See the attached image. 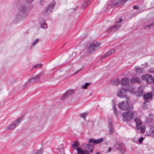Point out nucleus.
Returning <instances> with one entry per match:
<instances>
[{
  "instance_id": "1",
  "label": "nucleus",
  "mask_w": 154,
  "mask_h": 154,
  "mask_svg": "<svg viewBox=\"0 0 154 154\" xmlns=\"http://www.w3.org/2000/svg\"><path fill=\"white\" fill-rule=\"evenodd\" d=\"M100 45V43L97 42L91 43L89 45L86 47L87 51L89 53L92 54L98 48Z\"/></svg>"
},
{
  "instance_id": "2",
  "label": "nucleus",
  "mask_w": 154,
  "mask_h": 154,
  "mask_svg": "<svg viewBox=\"0 0 154 154\" xmlns=\"http://www.w3.org/2000/svg\"><path fill=\"white\" fill-rule=\"evenodd\" d=\"M122 116L124 121L129 122L133 119L134 113L132 111L129 110L127 112H122Z\"/></svg>"
},
{
  "instance_id": "3",
  "label": "nucleus",
  "mask_w": 154,
  "mask_h": 154,
  "mask_svg": "<svg viewBox=\"0 0 154 154\" xmlns=\"http://www.w3.org/2000/svg\"><path fill=\"white\" fill-rule=\"evenodd\" d=\"M23 117H21L17 119L14 122L12 123L8 127L9 130H12L15 128L23 121Z\"/></svg>"
},
{
  "instance_id": "4",
  "label": "nucleus",
  "mask_w": 154,
  "mask_h": 154,
  "mask_svg": "<svg viewBox=\"0 0 154 154\" xmlns=\"http://www.w3.org/2000/svg\"><path fill=\"white\" fill-rule=\"evenodd\" d=\"M119 107L121 110H127L129 108V105L127 101H122L119 104Z\"/></svg>"
},
{
  "instance_id": "5",
  "label": "nucleus",
  "mask_w": 154,
  "mask_h": 154,
  "mask_svg": "<svg viewBox=\"0 0 154 154\" xmlns=\"http://www.w3.org/2000/svg\"><path fill=\"white\" fill-rule=\"evenodd\" d=\"M116 147L122 154H125L126 151V148L124 144L118 143L115 145Z\"/></svg>"
},
{
  "instance_id": "6",
  "label": "nucleus",
  "mask_w": 154,
  "mask_h": 154,
  "mask_svg": "<svg viewBox=\"0 0 154 154\" xmlns=\"http://www.w3.org/2000/svg\"><path fill=\"white\" fill-rule=\"evenodd\" d=\"M126 93L127 90L125 88H121L118 91L117 95L121 98L126 97L127 99H129V97H126Z\"/></svg>"
},
{
  "instance_id": "7",
  "label": "nucleus",
  "mask_w": 154,
  "mask_h": 154,
  "mask_svg": "<svg viewBox=\"0 0 154 154\" xmlns=\"http://www.w3.org/2000/svg\"><path fill=\"white\" fill-rule=\"evenodd\" d=\"M44 73L45 72L44 71H42L37 76L31 78L28 81V82L31 83L37 82L39 79L40 77L44 75Z\"/></svg>"
},
{
  "instance_id": "8",
  "label": "nucleus",
  "mask_w": 154,
  "mask_h": 154,
  "mask_svg": "<svg viewBox=\"0 0 154 154\" xmlns=\"http://www.w3.org/2000/svg\"><path fill=\"white\" fill-rule=\"evenodd\" d=\"M141 78L144 80H146L148 83H151L153 81L152 77L150 74H146L142 75Z\"/></svg>"
},
{
  "instance_id": "9",
  "label": "nucleus",
  "mask_w": 154,
  "mask_h": 154,
  "mask_svg": "<svg viewBox=\"0 0 154 154\" xmlns=\"http://www.w3.org/2000/svg\"><path fill=\"white\" fill-rule=\"evenodd\" d=\"M56 4V2H54L50 4L46 8V12H45V13H44V14H47L52 12Z\"/></svg>"
},
{
  "instance_id": "10",
  "label": "nucleus",
  "mask_w": 154,
  "mask_h": 154,
  "mask_svg": "<svg viewBox=\"0 0 154 154\" xmlns=\"http://www.w3.org/2000/svg\"><path fill=\"white\" fill-rule=\"evenodd\" d=\"M120 27V25H114L108 28L107 30V31L108 32H114L116 31Z\"/></svg>"
},
{
  "instance_id": "11",
  "label": "nucleus",
  "mask_w": 154,
  "mask_h": 154,
  "mask_svg": "<svg viewBox=\"0 0 154 154\" xmlns=\"http://www.w3.org/2000/svg\"><path fill=\"white\" fill-rule=\"evenodd\" d=\"M152 96V94L149 93H147L146 94L144 95L143 98L145 100L144 102V104H145L146 103L149 102V99H150L151 100Z\"/></svg>"
},
{
  "instance_id": "12",
  "label": "nucleus",
  "mask_w": 154,
  "mask_h": 154,
  "mask_svg": "<svg viewBox=\"0 0 154 154\" xmlns=\"http://www.w3.org/2000/svg\"><path fill=\"white\" fill-rule=\"evenodd\" d=\"M103 141V138H101L97 140H94L92 139H90L89 140V142L90 143H91L94 144H99Z\"/></svg>"
},
{
  "instance_id": "13",
  "label": "nucleus",
  "mask_w": 154,
  "mask_h": 154,
  "mask_svg": "<svg viewBox=\"0 0 154 154\" xmlns=\"http://www.w3.org/2000/svg\"><path fill=\"white\" fill-rule=\"evenodd\" d=\"M74 93V91L72 90H69L61 97V99L63 100Z\"/></svg>"
},
{
  "instance_id": "14",
  "label": "nucleus",
  "mask_w": 154,
  "mask_h": 154,
  "mask_svg": "<svg viewBox=\"0 0 154 154\" xmlns=\"http://www.w3.org/2000/svg\"><path fill=\"white\" fill-rule=\"evenodd\" d=\"M134 120L137 125V129L139 130L142 125V123L141 122L140 119L138 118H135Z\"/></svg>"
},
{
  "instance_id": "15",
  "label": "nucleus",
  "mask_w": 154,
  "mask_h": 154,
  "mask_svg": "<svg viewBox=\"0 0 154 154\" xmlns=\"http://www.w3.org/2000/svg\"><path fill=\"white\" fill-rule=\"evenodd\" d=\"M78 154H89L88 152L85 150H83L82 149L78 148L77 149Z\"/></svg>"
},
{
  "instance_id": "16",
  "label": "nucleus",
  "mask_w": 154,
  "mask_h": 154,
  "mask_svg": "<svg viewBox=\"0 0 154 154\" xmlns=\"http://www.w3.org/2000/svg\"><path fill=\"white\" fill-rule=\"evenodd\" d=\"M129 79L128 78H123L121 81V84L124 86L127 85L129 83Z\"/></svg>"
},
{
  "instance_id": "17",
  "label": "nucleus",
  "mask_w": 154,
  "mask_h": 154,
  "mask_svg": "<svg viewBox=\"0 0 154 154\" xmlns=\"http://www.w3.org/2000/svg\"><path fill=\"white\" fill-rule=\"evenodd\" d=\"M108 122L109 125L110 133V134H112L114 132V131L112 121L111 119H108Z\"/></svg>"
},
{
  "instance_id": "18",
  "label": "nucleus",
  "mask_w": 154,
  "mask_h": 154,
  "mask_svg": "<svg viewBox=\"0 0 154 154\" xmlns=\"http://www.w3.org/2000/svg\"><path fill=\"white\" fill-rule=\"evenodd\" d=\"M115 51V49L112 48L108 52L105 54L102 57V58H105L108 56L114 53Z\"/></svg>"
},
{
  "instance_id": "19",
  "label": "nucleus",
  "mask_w": 154,
  "mask_h": 154,
  "mask_svg": "<svg viewBox=\"0 0 154 154\" xmlns=\"http://www.w3.org/2000/svg\"><path fill=\"white\" fill-rule=\"evenodd\" d=\"M130 81L133 83H139L140 82V78L137 77L132 78L130 79Z\"/></svg>"
},
{
  "instance_id": "20",
  "label": "nucleus",
  "mask_w": 154,
  "mask_h": 154,
  "mask_svg": "<svg viewBox=\"0 0 154 154\" xmlns=\"http://www.w3.org/2000/svg\"><path fill=\"white\" fill-rule=\"evenodd\" d=\"M91 1V0H85L83 4L82 8H85L90 4Z\"/></svg>"
},
{
  "instance_id": "21",
  "label": "nucleus",
  "mask_w": 154,
  "mask_h": 154,
  "mask_svg": "<svg viewBox=\"0 0 154 154\" xmlns=\"http://www.w3.org/2000/svg\"><path fill=\"white\" fill-rule=\"evenodd\" d=\"M111 83L113 85H117L119 84L120 80L118 79H114L112 80Z\"/></svg>"
},
{
  "instance_id": "22",
  "label": "nucleus",
  "mask_w": 154,
  "mask_h": 154,
  "mask_svg": "<svg viewBox=\"0 0 154 154\" xmlns=\"http://www.w3.org/2000/svg\"><path fill=\"white\" fill-rule=\"evenodd\" d=\"M135 70L137 72L139 73H141L143 72L144 69L143 68L135 67Z\"/></svg>"
},
{
  "instance_id": "23",
  "label": "nucleus",
  "mask_w": 154,
  "mask_h": 154,
  "mask_svg": "<svg viewBox=\"0 0 154 154\" xmlns=\"http://www.w3.org/2000/svg\"><path fill=\"white\" fill-rule=\"evenodd\" d=\"M127 90V92L129 91L130 92H132L134 90V88L131 86H129L127 89H126Z\"/></svg>"
},
{
  "instance_id": "24",
  "label": "nucleus",
  "mask_w": 154,
  "mask_h": 154,
  "mask_svg": "<svg viewBox=\"0 0 154 154\" xmlns=\"http://www.w3.org/2000/svg\"><path fill=\"white\" fill-rule=\"evenodd\" d=\"M146 127L145 125H143L141 126L140 128V132L142 133H144L145 132V130Z\"/></svg>"
},
{
  "instance_id": "25",
  "label": "nucleus",
  "mask_w": 154,
  "mask_h": 154,
  "mask_svg": "<svg viewBox=\"0 0 154 154\" xmlns=\"http://www.w3.org/2000/svg\"><path fill=\"white\" fill-rule=\"evenodd\" d=\"M88 113H84L80 115L79 116L85 119V118L88 115Z\"/></svg>"
},
{
  "instance_id": "26",
  "label": "nucleus",
  "mask_w": 154,
  "mask_h": 154,
  "mask_svg": "<svg viewBox=\"0 0 154 154\" xmlns=\"http://www.w3.org/2000/svg\"><path fill=\"white\" fill-rule=\"evenodd\" d=\"M90 83H86L84 85L82 86V89H86L87 87L89 85Z\"/></svg>"
},
{
  "instance_id": "27",
  "label": "nucleus",
  "mask_w": 154,
  "mask_h": 154,
  "mask_svg": "<svg viewBox=\"0 0 154 154\" xmlns=\"http://www.w3.org/2000/svg\"><path fill=\"white\" fill-rule=\"evenodd\" d=\"M153 25H152V23L151 24H149L147 25H146L144 26V28L145 29H150L151 26H153Z\"/></svg>"
},
{
  "instance_id": "28",
  "label": "nucleus",
  "mask_w": 154,
  "mask_h": 154,
  "mask_svg": "<svg viewBox=\"0 0 154 154\" xmlns=\"http://www.w3.org/2000/svg\"><path fill=\"white\" fill-rule=\"evenodd\" d=\"M42 65L41 63L37 64L36 65H35L33 66V67L34 68H40L42 66Z\"/></svg>"
},
{
  "instance_id": "29",
  "label": "nucleus",
  "mask_w": 154,
  "mask_h": 154,
  "mask_svg": "<svg viewBox=\"0 0 154 154\" xmlns=\"http://www.w3.org/2000/svg\"><path fill=\"white\" fill-rule=\"evenodd\" d=\"M38 42V39H37L33 42L32 46H34L36 44H37Z\"/></svg>"
},
{
  "instance_id": "30",
  "label": "nucleus",
  "mask_w": 154,
  "mask_h": 154,
  "mask_svg": "<svg viewBox=\"0 0 154 154\" xmlns=\"http://www.w3.org/2000/svg\"><path fill=\"white\" fill-rule=\"evenodd\" d=\"M79 143L77 141L75 142L74 143V144L72 145V147H77L79 146Z\"/></svg>"
},
{
  "instance_id": "31",
  "label": "nucleus",
  "mask_w": 154,
  "mask_h": 154,
  "mask_svg": "<svg viewBox=\"0 0 154 154\" xmlns=\"http://www.w3.org/2000/svg\"><path fill=\"white\" fill-rule=\"evenodd\" d=\"M113 110L114 111V114L115 115H116L117 111L116 109V106H114L113 107Z\"/></svg>"
},
{
  "instance_id": "32",
  "label": "nucleus",
  "mask_w": 154,
  "mask_h": 154,
  "mask_svg": "<svg viewBox=\"0 0 154 154\" xmlns=\"http://www.w3.org/2000/svg\"><path fill=\"white\" fill-rule=\"evenodd\" d=\"M41 27L42 28H46V25L45 22H44L43 23L41 24Z\"/></svg>"
},
{
  "instance_id": "33",
  "label": "nucleus",
  "mask_w": 154,
  "mask_h": 154,
  "mask_svg": "<svg viewBox=\"0 0 154 154\" xmlns=\"http://www.w3.org/2000/svg\"><path fill=\"white\" fill-rule=\"evenodd\" d=\"M144 138L143 137H141L139 140V142L140 143H141L143 142Z\"/></svg>"
},
{
  "instance_id": "34",
  "label": "nucleus",
  "mask_w": 154,
  "mask_h": 154,
  "mask_svg": "<svg viewBox=\"0 0 154 154\" xmlns=\"http://www.w3.org/2000/svg\"><path fill=\"white\" fill-rule=\"evenodd\" d=\"M148 106L147 104H146V103L144 104L143 103V108L145 109H146L148 107Z\"/></svg>"
},
{
  "instance_id": "35",
  "label": "nucleus",
  "mask_w": 154,
  "mask_h": 154,
  "mask_svg": "<svg viewBox=\"0 0 154 154\" xmlns=\"http://www.w3.org/2000/svg\"><path fill=\"white\" fill-rule=\"evenodd\" d=\"M133 8L134 9H138L139 8V7L138 6H133Z\"/></svg>"
},
{
  "instance_id": "36",
  "label": "nucleus",
  "mask_w": 154,
  "mask_h": 154,
  "mask_svg": "<svg viewBox=\"0 0 154 154\" xmlns=\"http://www.w3.org/2000/svg\"><path fill=\"white\" fill-rule=\"evenodd\" d=\"M28 3H31L32 2L34 1V0H26Z\"/></svg>"
},
{
  "instance_id": "37",
  "label": "nucleus",
  "mask_w": 154,
  "mask_h": 154,
  "mask_svg": "<svg viewBox=\"0 0 154 154\" xmlns=\"http://www.w3.org/2000/svg\"><path fill=\"white\" fill-rule=\"evenodd\" d=\"M112 148H111L110 147L108 149V152H111V151L112 150Z\"/></svg>"
},
{
  "instance_id": "38",
  "label": "nucleus",
  "mask_w": 154,
  "mask_h": 154,
  "mask_svg": "<svg viewBox=\"0 0 154 154\" xmlns=\"http://www.w3.org/2000/svg\"><path fill=\"white\" fill-rule=\"evenodd\" d=\"M122 19L121 18L119 19V21L118 22H117V23H121L122 22Z\"/></svg>"
},
{
  "instance_id": "39",
  "label": "nucleus",
  "mask_w": 154,
  "mask_h": 154,
  "mask_svg": "<svg viewBox=\"0 0 154 154\" xmlns=\"http://www.w3.org/2000/svg\"><path fill=\"white\" fill-rule=\"evenodd\" d=\"M86 146H87V147H88L89 145V144H86Z\"/></svg>"
},
{
  "instance_id": "40",
  "label": "nucleus",
  "mask_w": 154,
  "mask_h": 154,
  "mask_svg": "<svg viewBox=\"0 0 154 154\" xmlns=\"http://www.w3.org/2000/svg\"><path fill=\"white\" fill-rule=\"evenodd\" d=\"M152 25H153V26H154V21L152 23Z\"/></svg>"
},
{
  "instance_id": "41",
  "label": "nucleus",
  "mask_w": 154,
  "mask_h": 154,
  "mask_svg": "<svg viewBox=\"0 0 154 154\" xmlns=\"http://www.w3.org/2000/svg\"><path fill=\"white\" fill-rule=\"evenodd\" d=\"M152 81H153V83L154 84V77Z\"/></svg>"
}]
</instances>
